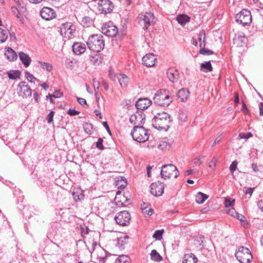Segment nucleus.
Masks as SVG:
<instances>
[{
	"mask_svg": "<svg viewBox=\"0 0 263 263\" xmlns=\"http://www.w3.org/2000/svg\"><path fill=\"white\" fill-rule=\"evenodd\" d=\"M173 119L170 115L165 112H159L152 120V125L158 130L167 131L172 124Z\"/></svg>",
	"mask_w": 263,
	"mask_h": 263,
	"instance_id": "nucleus-1",
	"label": "nucleus"
},
{
	"mask_svg": "<svg viewBox=\"0 0 263 263\" xmlns=\"http://www.w3.org/2000/svg\"><path fill=\"white\" fill-rule=\"evenodd\" d=\"M88 48L95 52H99L104 48V40L101 34H93L89 36L87 42Z\"/></svg>",
	"mask_w": 263,
	"mask_h": 263,
	"instance_id": "nucleus-2",
	"label": "nucleus"
},
{
	"mask_svg": "<svg viewBox=\"0 0 263 263\" xmlns=\"http://www.w3.org/2000/svg\"><path fill=\"white\" fill-rule=\"evenodd\" d=\"M131 135L134 140L138 142H145L148 140L149 134L147 129L141 126L134 127Z\"/></svg>",
	"mask_w": 263,
	"mask_h": 263,
	"instance_id": "nucleus-3",
	"label": "nucleus"
},
{
	"mask_svg": "<svg viewBox=\"0 0 263 263\" xmlns=\"http://www.w3.org/2000/svg\"><path fill=\"white\" fill-rule=\"evenodd\" d=\"M160 174L162 178L166 179L170 178L173 174L174 178H176L180 174L176 166L173 164H168L162 166Z\"/></svg>",
	"mask_w": 263,
	"mask_h": 263,
	"instance_id": "nucleus-4",
	"label": "nucleus"
},
{
	"mask_svg": "<svg viewBox=\"0 0 263 263\" xmlns=\"http://www.w3.org/2000/svg\"><path fill=\"white\" fill-rule=\"evenodd\" d=\"M235 256L241 263H249L252 258L250 250L244 247H240L235 253Z\"/></svg>",
	"mask_w": 263,
	"mask_h": 263,
	"instance_id": "nucleus-5",
	"label": "nucleus"
},
{
	"mask_svg": "<svg viewBox=\"0 0 263 263\" xmlns=\"http://www.w3.org/2000/svg\"><path fill=\"white\" fill-rule=\"evenodd\" d=\"M154 18L153 13L146 12L144 14H140L137 18L140 25L142 26L144 30H146L153 23Z\"/></svg>",
	"mask_w": 263,
	"mask_h": 263,
	"instance_id": "nucleus-6",
	"label": "nucleus"
},
{
	"mask_svg": "<svg viewBox=\"0 0 263 263\" xmlns=\"http://www.w3.org/2000/svg\"><path fill=\"white\" fill-rule=\"evenodd\" d=\"M76 26L70 22L62 24L60 27L61 34L65 38L70 39L74 35Z\"/></svg>",
	"mask_w": 263,
	"mask_h": 263,
	"instance_id": "nucleus-7",
	"label": "nucleus"
},
{
	"mask_svg": "<svg viewBox=\"0 0 263 263\" xmlns=\"http://www.w3.org/2000/svg\"><path fill=\"white\" fill-rule=\"evenodd\" d=\"M236 21L243 26L250 24L252 20L251 12L247 9H243L235 16Z\"/></svg>",
	"mask_w": 263,
	"mask_h": 263,
	"instance_id": "nucleus-8",
	"label": "nucleus"
},
{
	"mask_svg": "<svg viewBox=\"0 0 263 263\" xmlns=\"http://www.w3.org/2000/svg\"><path fill=\"white\" fill-rule=\"evenodd\" d=\"M116 222L120 226H127L130 222V214L126 211L118 213L115 216Z\"/></svg>",
	"mask_w": 263,
	"mask_h": 263,
	"instance_id": "nucleus-9",
	"label": "nucleus"
},
{
	"mask_svg": "<svg viewBox=\"0 0 263 263\" xmlns=\"http://www.w3.org/2000/svg\"><path fill=\"white\" fill-rule=\"evenodd\" d=\"M114 6L109 0H100L98 2V9L102 14H106L111 12Z\"/></svg>",
	"mask_w": 263,
	"mask_h": 263,
	"instance_id": "nucleus-10",
	"label": "nucleus"
},
{
	"mask_svg": "<svg viewBox=\"0 0 263 263\" xmlns=\"http://www.w3.org/2000/svg\"><path fill=\"white\" fill-rule=\"evenodd\" d=\"M145 116L141 112H137L130 116L129 121L131 123L135 125L134 127H141L145 122Z\"/></svg>",
	"mask_w": 263,
	"mask_h": 263,
	"instance_id": "nucleus-11",
	"label": "nucleus"
},
{
	"mask_svg": "<svg viewBox=\"0 0 263 263\" xmlns=\"http://www.w3.org/2000/svg\"><path fill=\"white\" fill-rule=\"evenodd\" d=\"M118 32L117 27L111 22L104 24L102 27V32L107 36L114 37Z\"/></svg>",
	"mask_w": 263,
	"mask_h": 263,
	"instance_id": "nucleus-12",
	"label": "nucleus"
},
{
	"mask_svg": "<svg viewBox=\"0 0 263 263\" xmlns=\"http://www.w3.org/2000/svg\"><path fill=\"white\" fill-rule=\"evenodd\" d=\"M150 187L152 194L156 197L161 196L164 193V185L160 181L152 183Z\"/></svg>",
	"mask_w": 263,
	"mask_h": 263,
	"instance_id": "nucleus-13",
	"label": "nucleus"
},
{
	"mask_svg": "<svg viewBox=\"0 0 263 263\" xmlns=\"http://www.w3.org/2000/svg\"><path fill=\"white\" fill-rule=\"evenodd\" d=\"M17 90L19 96L23 98H26L31 95V90L25 82L22 81L18 84Z\"/></svg>",
	"mask_w": 263,
	"mask_h": 263,
	"instance_id": "nucleus-14",
	"label": "nucleus"
},
{
	"mask_svg": "<svg viewBox=\"0 0 263 263\" xmlns=\"http://www.w3.org/2000/svg\"><path fill=\"white\" fill-rule=\"evenodd\" d=\"M55 12L50 8L44 7L40 11V15L45 20H50L55 17Z\"/></svg>",
	"mask_w": 263,
	"mask_h": 263,
	"instance_id": "nucleus-15",
	"label": "nucleus"
},
{
	"mask_svg": "<svg viewBox=\"0 0 263 263\" xmlns=\"http://www.w3.org/2000/svg\"><path fill=\"white\" fill-rule=\"evenodd\" d=\"M156 60L153 54H147L142 58V63L147 67H152L155 65Z\"/></svg>",
	"mask_w": 263,
	"mask_h": 263,
	"instance_id": "nucleus-16",
	"label": "nucleus"
},
{
	"mask_svg": "<svg viewBox=\"0 0 263 263\" xmlns=\"http://www.w3.org/2000/svg\"><path fill=\"white\" fill-rule=\"evenodd\" d=\"M166 75L171 82L175 83L177 82L179 79V72L177 69L171 68L167 70Z\"/></svg>",
	"mask_w": 263,
	"mask_h": 263,
	"instance_id": "nucleus-17",
	"label": "nucleus"
},
{
	"mask_svg": "<svg viewBox=\"0 0 263 263\" xmlns=\"http://www.w3.org/2000/svg\"><path fill=\"white\" fill-rule=\"evenodd\" d=\"M151 100H137L135 106L138 109L144 110L152 104Z\"/></svg>",
	"mask_w": 263,
	"mask_h": 263,
	"instance_id": "nucleus-18",
	"label": "nucleus"
},
{
	"mask_svg": "<svg viewBox=\"0 0 263 263\" xmlns=\"http://www.w3.org/2000/svg\"><path fill=\"white\" fill-rule=\"evenodd\" d=\"M72 48L73 52L77 55L81 54L84 53L86 50L85 45L80 42L74 43Z\"/></svg>",
	"mask_w": 263,
	"mask_h": 263,
	"instance_id": "nucleus-19",
	"label": "nucleus"
},
{
	"mask_svg": "<svg viewBox=\"0 0 263 263\" xmlns=\"http://www.w3.org/2000/svg\"><path fill=\"white\" fill-rule=\"evenodd\" d=\"M246 41V36L242 33L235 34L234 37L233 38L234 44H235L237 47L242 46L243 44H245Z\"/></svg>",
	"mask_w": 263,
	"mask_h": 263,
	"instance_id": "nucleus-20",
	"label": "nucleus"
},
{
	"mask_svg": "<svg viewBox=\"0 0 263 263\" xmlns=\"http://www.w3.org/2000/svg\"><path fill=\"white\" fill-rule=\"evenodd\" d=\"M171 146V144L169 142L168 139L166 138H163L159 140L157 144V147L162 151H165L168 149Z\"/></svg>",
	"mask_w": 263,
	"mask_h": 263,
	"instance_id": "nucleus-21",
	"label": "nucleus"
},
{
	"mask_svg": "<svg viewBox=\"0 0 263 263\" xmlns=\"http://www.w3.org/2000/svg\"><path fill=\"white\" fill-rule=\"evenodd\" d=\"M18 55L20 59L24 64V67L26 68L28 67L31 63V58L27 54L24 53L23 52H20L18 53Z\"/></svg>",
	"mask_w": 263,
	"mask_h": 263,
	"instance_id": "nucleus-22",
	"label": "nucleus"
},
{
	"mask_svg": "<svg viewBox=\"0 0 263 263\" xmlns=\"http://www.w3.org/2000/svg\"><path fill=\"white\" fill-rule=\"evenodd\" d=\"M5 55L9 61H14L17 58L16 52L9 47L7 49Z\"/></svg>",
	"mask_w": 263,
	"mask_h": 263,
	"instance_id": "nucleus-23",
	"label": "nucleus"
},
{
	"mask_svg": "<svg viewBox=\"0 0 263 263\" xmlns=\"http://www.w3.org/2000/svg\"><path fill=\"white\" fill-rule=\"evenodd\" d=\"M168 93V91L165 89H159L155 93L153 99H156L157 97H159V99H169L170 97Z\"/></svg>",
	"mask_w": 263,
	"mask_h": 263,
	"instance_id": "nucleus-24",
	"label": "nucleus"
},
{
	"mask_svg": "<svg viewBox=\"0 0 263 263\" xmlns=\"http://www.w3.org/2000/svg\"><path fill=\"white\" fill-rule=\"evenodd\" d=\"M197 258L194 254H185L183 257V263H197Z\"/></svg>",
	"mask_w": 263,
	"mask_h": 263,
	"instance_id": "nucleus-25",
	"label": "nucleus"
},
{
	"mask_svg": "<svg viewBox=\"0 0 263 263\" xmlns=\"http://www.w3.org/2000/svg\"><path fill=\"white\" fill-rule=\"evenodd\" d=\"M117 79L122 87L125 88L127 86L128 78L126 75L120 74L117 76Z\"/></svg>",
	"mask_w": 263,
	"mask_h": 263,
	"instance_id": "nucleus-26",
	"label": "nucleus"
},
{
	"mask_svg": "<svg viewBox=\"0 0 263 263\" xmlns=\"http://www.w3.org/2000/svg\"><path fill=\"white\" fill-rule=\"evenodd\" d=\"M190 17L185 14H180L177 17L178 23L181 26H184L185 24L190 22Z\"/></svg>",
	"mask_w": 263,
	"mask_h": 263,
	"instance_id": "nucleus-27",
	"label": "nucleus"
},
{
	"mask_svg": "<svg viewBox=\"0 0 263 263\" xmlns=\"http://www.w3.org/2000/svg\"><path fill=\"white\" fill-rule=\"evenodd\" d=\"M128 237L127 236H124V237H120L118 239L117 243V246L120 249H124V247L127 243V239Z\"/></svg>",
	"mask_w": 263,
	"mask_h": 263,
	"instance_id": "nucleus-28",
	"label": "nucleus"
},
{
	"mask_svg": "<svg viewBox=\"0 0 263 263\" xmlns=\"http://www.w3.org/2000/svg\"><path fill=\"white\" fill-rule=\"evenodd\" d=\"M190 92L185 88H182L179 90L177 93L178 99H187L189 96Z\"/></svg>",
	"mask_w": 263,
	"mask_h": 263,
	"instance_id": "nucleus-29",
	"label": "nucleus"
},
{
	"mask_svg": "<svg viewBox=\"0 0 263 263\" xmlns=\"http://www.w3.org/2000/svg\"><path fill=\"white\" fill-rule=\"evenodd\" d=\"M208 196L201 192H198L196 195V201L199 204L203 203L208 198Z\"/></svg>",
	"mask_w": 263,
	"mask_h": 263,
	"instance_id": "nucleus-30",
	"label": "nucleus"
},
{
	"mask_svg": "<svg viewBox=\"0 0 263 263\" xmlns=\"http://www.w3.org/2000/svg\"><path fill=\"white\" fill-rule=\"evenodd\" d=\"M200 70L204 72L211 71L212 67L210 61L205 62L200 65Z\"/></svg>",
	"mask_w": 263,
	"mask_h": 263,
	"instance_id": "nucleus-31",
	"label": "nucleus"
},
{
	"mask_svg": "<svg viewBox=\"0 0 263 263\" xmlns=\"http://www.w3.org/2000/svg\"><path fill=\"white\" fill-rule=\"evenodd\" d=\"M115 263H130V259L127 255H120L116 259Z\"/></svg>",
	"mask_w": 263,
	"mask_h": 263,
	"instance_id": "nucleus-32",
	"label": "nucleus"
},
{
	"mask_svg": "<svg viewBox=\"0 0 263 263\" xmlns=\"http://www.w3.org/2000/svg\"><path fill=\"white\" fill-rule=\"evenodd\" d=\"M155 103L160 106L161 107H167L172 102V101L170 100H154Z\"/></svg>",
	"mask_w": 263,
	"mask_h": 263,
	"instance_id": "nucleus-33",
	"label": "nucleus"
},
{
	"mask_svg": "<svg viewBox=\"0 0 263 263\" xmlns=\"http://www.w3.org/2000/svg\"><path fill=\"white\" fill-rule=\"evenodd\" d=\"M90 62L95 65H99L101 63V57L99 54H95L90 57Z\"/></svg>",
	"mask_w": 263,
	"mask_h": 263,
	"instance_id": "nucleus-34",
	"label": "nucleus"
},
{
	"mask_svg": "<svg viewBox=\"0 0 263 263\" xmlns=\"http://www.w3.org/2000/svg\"><path fill=\"white\" fill-rule=\"evenodd\" d=\"M151 257L152 260L156 261H160L162 259V256L155 250L152 251Z\"/></svg>",
	"mask_w": 263,
	"mask_h": 263,
	"instance_id": "nucleus-35",
	"label": "nucleus"
},
{
	"mask_svg": "<svg viewBox=\"0 0 263 263\" xmlns=\"http://www.w3.org/2000/svg\"><path fill=\"white\" fill-rule=\"evenodd\" d=\"M178 119L181 123L186 121L187 119V115L186 111L180 110L179 112Z\"/></svg>",
	"mask_w": 263,
	"mask_h": 263,
	"instance_id": "nucleus-36",
	"label": "nucleus"
},
{
	"mask_svg": "<svg viewBox=\"0 0 263 263\" xmlns=\"http://www.w3.org/2000/svg\"><path fill=\"white\" fill-rule=\"evenodd\" d=\"M92 18L89 16H85L82 18L81 23L84 27H88L92 23Z\"/></svg>",
	"mask_w": 263,
	"mask_h": 263,
	"instance_id": "nucleus-37",
	"label": "nucleus"
},
{
	"mask_svg": "<svg viewBox=\"0 0 263 263\" xmlns=\"http://www.w3.org/2000/svg\"><path fill=\"white\" fill-rule=\"evenodd\" d=\"M21 72L18 70L10 71L8 72V76L10 79H16L19 78Z\"/></svg>",
	"mask_w": 263,
	"mask_h": 263,
	"instance_id": "nucleus-38",
	"label": "nucleus"
},
{
	"mask_svg": "<svg viewBox=\"0 0 263 263\" xmlns=\"http://www.w3.org/2000/svg\"><path fill=\"white\" fill-rule=\"evenodd\" d=\"M7 39V31L0 28V43L5 42Z\"/></svg>",
	"mask_w": 263,
	"mask_h": 263,
	"instance_id": "nucleus-39",
	"label": "nucleus"
},
{
	"mask_svg": "<svg viewBox=\"0 0 263 263\" xmlns=\"http://www.w3.org/2000/svg\"><path fill=\"white\" fill-rule=\"evenodd\" d=\"M204 238L203 236L197 237L195 240V245L197 247H201L200 249L204 247L203 241Z\"/></svg>",
	"mask_w": 263,
	"mask_h": 263,
	"instance_id": "nucleus-40",
	"label": "nucleus"
},
{
	"mask_svg": "<svg viewBox=\"0 0 263 263\" xmlns=\"http://www.w3.org/2000/svg\"><path fill=\"white\" fill-rule=\"evenodd\" d=\"M25 77L30 82L35 83L36 82H39V80H37L36 78H35L32 74L29 73L28 71H26L25 72Z\"/></svg>",
	"mask_w": 263,
	"mask_h": 263,
	"instance_id": "nucleus-41",
	"label": "nucleus"
},
{
	"mask_svg": "<svg viewBox=\"0 0 263 263\" xmlns=\"http://www.w3.org/2000/svg\"><path fill=\"white\" fill-rule=\"evenodd\" d=\"M164 232V230H157L155 232L153 237L156 240H160L162 238V234Z\"/></svg>",
	"mask_w": 263,
	"mask_h": 263,
	"instance_id": "nucleus-42",
	"label": "nucleus"
},
{
	"mask_svg": "<svg viewBox=\"0 0 263 263\" xmlns=\"http://www.w3.org/2000/svg\"><path fill=\"white\" fill-rule=\"evenodd\" d=\"M40 64L43 69H46L48 71H50L52 70V66L48 63L40 62Z\"/></svg>",
	"mask_w": 263,
	"mask_h": 263,
	"instance_id": "nucleus-43",
	"label": "nucleus"
},
{
	"mask_svg": "<svg viewBox=\"0 0 263 263\" xmlns=\"http://www.w3.org/2000/svg\"><path fill=\"white\" fill-rule=\"evenodd\" d=\"M205 33L204 30H201L199 33L198 36V40L199 42H203V47H205Z\"/></svg>",
	"mask_w": 263,
	"mask_h": 263,
	"instance_id": "nucleus-44",
	"label": "nucleus"
},
{
	"mask_svg": "<svg viewBox=\"0 0 263 263\" xmlns=\"http://www.w3.org/2000/svg\"><path fill=\"white\" fill-rule=\"evenodd\" d=\"M235 199H231V198H226L224 202L225 206L226 208H231L234 204Z\"/></svg>",
	"mask_w": 263,
	"mask_h": 263,
	"instance_id": "nucleus-45",
	"label": "nucleus"
},
{
	"mask_svg": "<svg viewBox=\"0 0 263 263\" xmlns=\"http://www.w3.org/2000/svg\"><path fill=\"white\" fill-rule=\"evenodd\" d=\"M252 168L255 173L262 172V166L260 165H257L256 163H252L251 165Z\"/></svg>",
	"mask_w": 263,
	"mask_h": 263,
	"instance_id": "nucleus-46",
	"label": "nucleus"
},
{
	"mask_svg": "<svg viewBox=\"0 0 263 263\" xmlns=\"http://www.w3.org/2000/svg\"><path fill=\"white\" fill-rule=\"evenodd\" d=\"M93 86L95 91H96L97 90H99L100 84V82L96 79H93ZM95 94L96 95V99H99V97H98L97 96V92H96Z\"/></svg>",
	"mask_w": 263,
	"mask_h": 263,
	"instance_id": "nucleus-47",
	"label": "nucleus"
},
{
	"mask_svg": "<svg viewBox=\"0 0 263 263\" xmlns=\"http://www.w3.org/2000/svg\"><path fill=\"white\" fill-rule=\"evenodd\" d=\"M199 53L203 55H211L213 53V52L207 48H203L200 49Z\"/></svg>",
	"mask_w": 263,
	"mask_h": 263,
	"instance_id": "nucleus-48",
	"label": "nucleus"
},
{
	"mask_svg": "<svg viewBox=\"0 0 263 263\" xmlns=\"http://www.w3.org/2000/svg\"><path fill=\"white\" fill-rule=\"evenodd\" d=\"M252 136L253 135L250 132L247 133V134L241 133L239 134V137L240 139H248Z\"/></svg>",
	"mask_w": 263,
	"mask_h": 263,
	"instance_id": "nucleus-49",
	"label": "nucleus"
},
{
	"mask_svg": "<svg viewBox=\"0 0 263 263\" xmlns=\"http://www.w3.org/2000/svg\"><path fill=\"white\" fill-rule=\"evenodd\" d=\"M96 146L99 149L103 150L104 149V146L103 145V139L102 138H99L98 139Z\"/></svg>",
	"mask_w": 263,
	"mask_h": 263,
	"instance_id": "nucleus-50",
	"label": "nucleus"
},
{
	"mask_svg": "<svg viewBox=\"0 0 263 263\" xmlns=\"http://www.w3.org/2000/svg\"><path fill=\"white\" fill-rule=\"evenodd\" d=\"M54 115V111H51L48 115L47 116L46 119L48 121V123H52L53 121V118Z\"/></svg>",
	"mask_w": 263,
	"mask_h": 263,
	"instance_id": "nucleus-51",
	"label": "nucleus"
},
{
	"mask_svg": "<svg viewBox=\"0 0 263 263\" xmlns=\"http://www.w3.org/2000/svg\"><path fill=\"white\" fill-rule=\"evenodd\" d=\"M142 211L144 214L147 216H151L154 212V210L152 208L147 209V208H142Z\"/></svg>",
	"mask_w": 263,
	"mask_h": 263,
	"instance_id": "nucleus-52",
	"label": "nucleus"
},
{
	"mask_svg": "<svg viewBox=\"0 0 263 263\" xmlns=\"http://www.w3.org/2000/svg\"><path fill=\"white\" fill-rule=\"evenodd\" d=\"M237 166V162L236 161H234L231 163L230 166V171L232 174H233L234 171L236 170Z\"/></svg>",
	"mask_w": 263,
	"mask_h": 263,
	"instance_id": "nucleus-53",
	"label": "nucleus"
},
{
	"mask_svg": "<svg viewBox=\"0 0 263 263\" xmlns=\"http://www.w3.org/2000/svg\"><path fill=\"white\" fill-rule=\"evenodd\" d=\"M79 113H80L79 111H78L74 109L69 108L68 109V110L67 111V114L71 116L78 115L79 114Z\"/></svg>",
	"mask_w": 263,
	"mask_h": 263,
	"instance_id": "nucleus-54",
	"label": "nucleus"
},
{
	"mask_svg": "<svg viewBox=\"0 0 263 263\" xmlns=\"http://www.w3.org/2000/svg\"><path fill=\"white\" fill-rule=\"evenodd\" d=\"M228 213L231 216L235 217L236 215L237 214V212L236 211V210L234 209L233 207L230 208L227 211Z\"/></svg>",
	"mask_w": 263,
	"mask_h": 263,
	"instance_id": "nucleus-55",
	"label": "nucleus"
},
{
	"mask_svg": "<svg viewBox=\"0 0 263 263\" xmlns=\"http://www.w3.org/2000/svg\"><path fill=\"white\" fill-rule=\"evenodd\" d=\"M85 132L88 134H91V130L90 129L92 128V125L91 124H86L84 127Z\"/></svg>",
	"mask_w": 263,
	"mask_h": 263,
	"instance_id": "nucleus-56",
	"label": "nucleus"
},
{
	"mask_svg": "<svg viewBox=\"0 0 263 263\" xmlns=\"http://www.w3.org/2000/svg\"><path fill=\"white\" fill-rule=\"evenodd\" d=\"M235 217L237 219L239 220L240 221L245 222V223H246V217L243 215L237 213Z\"/></svg>",
	"mask_w": 263,
	"mask_h": 263,
	"instance_id": "nucleus-57",
	"label": "nucleus"
},
{
	"mask_svg": "<svg viewBox=\"0 0 263 263\" xmlns=\"http://www.w3.org/2000/svg\"><path fill=\"white\" fill-rule=\"evenodd\" d=\"M63 93L60 90H55L52 94L54 98H60L62 97Z\"/></svg>",
	"mask_w": 263,
	"mask_h": 263,
	"instance_id": "nucleus-58",
	"label": "nucleus"
},
{
	"mask_svg": "<svg viewBox=\"0 0 263 263\" xmlns=\"http://www.w3.org/2000/svg\"><path fill=\"white\" fill-rule=\"evenodd\" d=\"M72 195L73 197L76 201L81 200L83 199V195L82 194L77 195L75 193H73Z\"/></svg>",
	"mask_w": 263,
	"mask_h": 263,
	"instance_id": "nucleus-59",
	"label": "nucleus"
},
{
	"mask_svg": "<svg viewBox=\"0 0 263 263\" xmlns=\"http://www.w3.org/2000/svg\"><path fill=\"white\" fill-rule=\"evenodd\" d=\"M217 161V159L215 157H214L212 159V160L210 161V162L209 163V167L213 168L212 166H215Z\"/></svg>",
	"mask_w": 263,
	"mask_h": 263,
	"instance_id": "nucleus-60",
	"label": "nucleus"
},
{
	"mask_svg": "<svg viewBox=\"0 0 263 263\" xmlns=\"http://www.w3.org/2000/svg\"><path fill=\"white\" fill-rule=\"evenodd\" d=\"M255 188L254 187H248L247 188L246 190V192H245V194L246 195H248V194H249L250 196H252V194H253V191L254 190Z\"/></svg>",
	"mask_w": 263,
	"mask_h": 263,
	"instance_id": "nucleus-61",
	"label": "nucleus"
},
{
	"mask_svg": "<svg viewBox=\"0 0 263 263\" xmlns=\"http://www.w3.org/2000/svg\"><path fill=\"white\" fill-rule=\"evenodd\" d=\"M194 163L196 166H199L202 163V161L198 157L195 158L194 160Z\"/></svg>",
	"mask_w": 263,
	"mask_h": 263,
	"instance_id": "nucleus-62",
	"label": "nucleus"
},
{
	"mask_svg": "<svg viewBox=\"0 0 263 263\" xmlns=\"http://www.w3.org/2000/svg\"><path fill=\"white\" fill-rule=\"evenodd\" d=\"M197 172V170L196 169H192V170H187L185 173V175L186 176H189V175H190L192 174L193 173H196Z\"/></svg>",
	"mask_w": 263,
	"mask_h": 263,
	"instance_id": "nucleus-63",
	"label": "nucleus"
},
{
	"mask_svg": "<svg viewBox=\"0 0 263 263\" xmlns=\"http://www.w3.org/2000/svg\"><path fill=\"white\" fill-rule=\"evenodd\" d=\"M259 115L261 116H263V103H260L259 105Z\"/></svg>",
	"mask_w": 263,
	"mask_h": 263,
	"instance_id": "nucleus-64",
	"label": "nucleus"
}]
</instances>
